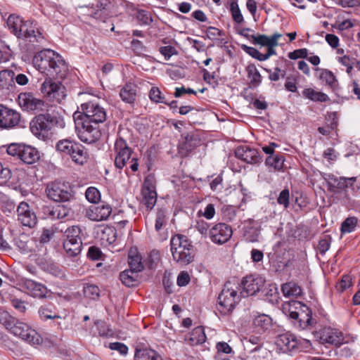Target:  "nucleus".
I'll use <instances>...</instances> for the list:
<instances>
[{"label":"nucleus","mask_w":360,"mask_h":360,"mask_svg":"<svg viewBox=\"0 0 360 360\" xmlns=\"http://www.w3.org/2000/svg\"><path fill=\"white\" fill-rule=\"evenodd\" d=\"M14 317L11 316L7 311L0 309V323L8 330L11 323L14 321Z\"/></svg>","instance_id":"bf43d9fd"},{"label":"nucleus","mask_w":360,"mask_h":360,"mask_svg":"<svg viewBox=\"0 0 360 360\" xmlns=\"http://www.w3.org/2000/svg\"><path fill=\"white\" fill-rule=\"evenodd\" d=\"M194 227L202 236L207 237L209 235L210 225L205 221L198 220Z\"/></svg>","instance_id":"13d9d810"},{"label":"nucleus","mask_w":360,"mask_h":360,"mask_svg":"<svg viewBox=\"0 0 360 360\" xmlns=\"http://www.w3.org/2000/svg\"><path fill=\"white\" fill-rule=\"evenodd\" d=\"M20 27V32L16 36L18 38L25 39L32 44H43L45 41V37L35 21L23 20Z\"/></svg>","instance_id":"9d476101"},{"label":"nucleus","mask_w":360,"mask_h":360,"mask_svg":"<svg viewBox=\"0 0 360 360\" xmlns=\"http://www.w3.org/2000/svg\"><path fill=\"white\" fill-rule=\"evenodd\" d=\"M142 203L148 210H152L157 201V193L153 176H148L145 178L142 188Z\"/></svg>","instance_id":"2eb2a0df"},{"label":"nucleus","mask_w":360,"mask_h":360,"mask_svg":"<svg viewBox=\"0 0 360 360\" xmlns=\"http://www.w3.org/2000/svg\"><path fill=\"white\" fill-rule=\"evenodd\" d=\"M47 197L55 202H67L72 197L70 186L60 181H53L47 184Z\"/></svg>","instance_id":"1a4fd4ad"},{"label":"nucleus","mask_w":360,"mask_h":360,"mask_svg":"<svg viewBox=\"0 0 360 360\" xmlns=\"http://www.w3.org/2000/svg\"><path fill=\"white\" fill-rule=\"evenodd\" d=\"M276 345L283 352H294L297 350L298 340L294 334L287 332L278 335Z\"/></svg>","instance_id":"a211bd4d"},{"label":"nucleus","mask_w":360,"mask_h":360,"mask_svg":"<svg viewBox=\"0 0 360 360\" xmlns=\"http://www.w3.org/2000/svg\"><path fill=\"white\" fill-rule=\"evenodd\" d=\"M235 155L238 159L249 164H256L260 160L257 150L245 146L238 147L235 151Z\"/></svg>","instance_id":"aec40b11"},{"label":"nucleus","mask_w":360,"mask_h":360,"mask_svg":"<svg viewBox=\"0 0 360 360\" xmlns=\"http://www.w3.org/2000/svg\"><path fill=\"white\" fill-rule=\"evenodd\" d=\"M75 131L79 140L84 143H92L96 142L101 136L98 127L88 120H82L73 115Z\"/></svg>","instance_id":"7ed1b4c3"},{"label":"nucleus","mask_w":360,"mask_h":360,"mask_svg":"<svg viewBox=\"0 0 360 360\" xmlns=\"http://www.w3.org/2000/svg\"><path fill=\"white\" fill-rule=\"evenodd\" d=\"M114 151L115 153V166L118 169H122L131 158L133 150L126 141L120 137L115 142Z\"/></svg>","instance_id":"9b49d317"},{"label":"nucleus","mask_w":360,"mask_h":360,"mask_svg":"<svg viewBox=\"0 0 360 360\" xmlns=\"http://www.w3.org/2000/svg\"><path fill=\"white\" fill-rule=\"evenodd\" d=\"M324 179L327 181V184L328 182H331L335 185V188L338 190H347V188L349 186H352V184L356 181V177H340L337 178L334 175H328V179L324 177Z\"/></svg>","instance_id":"a878e982"},{"label":"nucleus","mask_w":360,"mask_h":360,"mask_svg":"<svg viewBox=\"0 0 360 360\" xmlns=\"http://www.w3.org/2000/svg\"><path fill=\"white\" fill-rule=\"evenodd\" d=\"M304 306L305 304L301 302L290 300L283 304V311L286 316L293 319L295 317V314L300 312Z\"/></svg>","instance_id":"473e14b6"},{"label":"nucleus","mask_w":360,"mask_h":360,"mask_svg":"<svg viewBox=\"0 0 360 360\" xmlns=\"http://www.w3.org/2000/svg\"><path fill=\"white\" fill-rule=\"evenodd\" d=\"M265 297L269 302L273 304H278L280 297L277 287L275 285H269L265 293Z\"/></svg>","instance_id":"5fc2aeb1"},{"label":"nucleus","mask_w":360,"mask_h":360,"mask_svg":"<svg viewBox=\"0 0 360 360\" xmlns=\"http://www.w3.org/2000/svg\"><path fill=\"white\" fill-rule=\"evenodd\" d=\"M117 231L112 226H105L101 231V239L109 244H112L116 240Z\"/></svg>","instance_id":"de8ad7c7"},{"label":"nucleus","mask_w":360,"mask_h":360,"mask_svg":"<svg viewBox=\"0 0 360 360\" xmlns=\"http://www.w3.org/2000/svg\"><path fill=\"white\" fill-rule=\"evenodd\" d=\"M248 77L253 86H259L262 82V76L254 64H250L246 68Z\"/></svg>","instance_id":"a18cd8bd"},{"label":"nucleus","mask_w":360,"mask_h":360,"mask_svg":"<svg viewBox=\"0 0 360 360\" xmlns=\"http://www.w3.org/2000/svg\"><path fill=\"white\" fill-rule=\"evenodd\" d=\"M290 193L288 189H283L279 194L277 202L279 205H283L285 208L288 207L290 205L289 202Z\"/></svg>","instance_id":"e2e57ef3"},{"label":"nucleus","mask_w":360,"mask_h":360,"mask_svg":"<svg viewBox=\"0 0 360 360\" xmlns=\"http://www.w3.org/2000/svg\"><path fill=\"white\" fill-rule=\"evenodd\" d=\"M11 325L8 330L15 336L32 345H39L41 342L39 334L26 323L14 319V321Z\"/></svg>","instance_id":"423d86ee"},{"label":"nucleus","mask_w":360,"mask_h":360,"mask_svg":"<svg viewBox=\"0 0 360 360\" xmlns=\"http://www.w3.org/2000/svg\"><path fill=\"white\" fill-rule=\"evenodd\" d=\"M11 177V172L8 167H4L0 162V186L6 184Z\"/></svg>","instance_id":"680f3d73"},{"label":"nucleus","mask_w":360,"mask_h":360,"mask_svg":"<svg viewBox=\"0 0 360 360\" xmlns=\"http://www.w3.org/2000/svg\"><path fill=\"white\" fill-rule=\"evenodd\" d=\"M319 72V79L323 82H325L328 86L332 88H335L338 85V81L334 74L327 69H319L316 70Z\"/></svg>","instance_id":"c03bdc74"},{"label":"nucleus","mask_w":360,"mask_h":360,"mask_svg":"<svg viewBox=\"0 0 360 360\" xmlns=\"http://www.w3.org/2000/svg\"><path fill=\"white\" fill-rule=\"evenodd\" d=\"M252 324L256 333H264L271 328L272 319L265 314H259L254 316Z\"/></svg>","instance_id":"4be33fe9"},{"label":"nucleus","mask_w":360,"mask_h":360,"mask_svg":"<svg viewBox=\"0 0 360 360\" xmlns=\"http://www.w3.org/2000/svg\"><path fill=\"white\" fill-rule=\"evenodd\" d=\"M20 120L18 112L0 105V129H11L18 124Z\"/></svg>","instance_id":"dca6fc26"},{"label":"nucleus","mask_w":360,"mask_h":360,"mask_svg":"<svg viewBox=\"0 0 360 360\" xmlns=\"http://www.w3.org/2000/svg\"><path fill=\"white\" fill-rule=\"evenodd\" d=\"M74 162L82 165L87 162L89 153L87 150L81 144L77 143L74 151L70 155Z\"/></svg>","instance_id":"cd10ccee"},{"label":"nucleus","mask_w":360,"mask_h":360,"mask_svg":"<svg viewBox=\"0 0 360 360\" xmlns=\"http://www.w3.org/2000/svg\"><path fill=\"white\" fill-rule=\"evenodd\" d=\"M17 213L18 219L23 226L31 228L37 224V216L27 202H22L19 204Z\"/></svg>","instance_id":"f3484780"},{"label":"nucleus","mask_w":360,"mask_h":360,"mask_svg":"<svg viewBox=\"0 0 360 360\" xmlns=\"http://www.w3.org/2000/svg\"><path fill=\"white\" fill-rule=\"evenodd\" d=\"M6 152L8 155L17 157L24 163L31 165L39 159V151L31 146L20 143H11L8 146Z\"/></svg>","instance_id":"39448f33"},{"label":"nucleus","mask_w":360,"mask_h":360,"mask_svg":"<svg viewBox=\"0 0 360 360\" xmlns=\"http://www.w3.org/2000/svg\"><path fill=\"white\" fill-rule=\"evenodd\" d=\"M20 106L26 111L41 112L47 110L48 104L31 93H21L18 96Z\"/></svg>","instance_id":"f8f14e48"},{"label":"nucleus","mask_w":360,"mask_h":360,"mask_svg":"<svg viewBox=\"0 0 360 360\" xmlns=\"http://www.w3.org/2000/svg\"><path fill=\"white\" fill-rule=\"evenodd\" d=\"M121 99L127 103H133L136 100V87L133 84H125L120 91Z\"/></svg>","instance_id":"c85d7f7f"},{"label":"nucleus","mask_w":360,"mask_h":360,"mask_svg":"<svg viewBox=\"0 0 360 360\" xmlns=\"http://www.w3.org/2000/svg\"><path fill=\"white\" fill-rule=\"evenodd\" d=\"M112 213L110 205H91L86 211V216L91 221H100L109 218Z\"/></svg>","instance_id":"6ab92c4d"},{"label":"nucleus","mask_w":360,"mask_h":360,"mask_svg":"<svg viewBox=\"0 0 360 360\" xmlns=\"http://www.w3.org/2000/svg\"><path fill=\"white\" fill-rule=\"evenodd\" d=\"M58 123V118L50 114H39L30 122V131L38 138H45L53 127Z\"/></svg>","instance_id":"20e7f679"},{"label":"nucleus","mask_w":360,"mask_h":360,"mask_svg":"<svg viewBox=\"0 0 360 360\" xmlns=\"http://www.w3.org/2000/svg\"><path fill=\"white\" fill-rule=\"evenodd\" d=\"M357 223L358 219L356 217H347L341 224V232L342 233H346L354 231Z\"/></svg>","instance_id":"603ef678"},{"label":"nucleus","mask_w":360,"mask_h":360,"mask_svg":"<svg viewBox=\"0 0 360 360\" xmlns=\"http://www.w3.org/2000/svg\"><path fill=\"white\" fill-rule=\"evenodd\" d=\"M233 231L231 226L219 223L213 226L209 231L211 240L216 244L222 245L228 242L232 236Z\"/></svg>","instance_id":"ddd939ff"},{"label":"nucleus","mask_w":360,"mask_h":360,"mask_svg":"<svg viewBox=\"0 0 360 360\" xmlns=\"http://www.w3.org/2000/svg\"><path fill=\"white\" fill-rule=\"evenodd\" d=\"M83 293L85 297L96 300L100 296V290L96 285L86 283L83 287Z\"/></svg>","instance_id":"09e8293b"},{"label":"nucleus","mask_w":360,"mask_h":360,"mask_svg":"<svg viewBox=\"0 0 360 360\" xmlns=\"http://www.w3.org/2000/svg\"><path fill=\"white\" fill-rule=\"evenodd\" d=\"M138 273L130 269L125 270L120 273V278L126 286H135L138 284Z\"/></svg>","instance_id":"f704fd0d"},{"label":"nucleus","mask_w":360,"mask_h":360,"mask_svg":"<svg viewBox=\"0 0 360 360\" xmlns=\"http://www.w3.org/2000/svg\"><path fill=\"white\" fill-rule=\"evenodd\" d=\"M243 290L241 297H248L255 295L264 285V280L258 275H249L245 276L242 282Z\"/></svg>","instance_id":"4468645a"},{"label":"nucleus","mask_w":360,"mask_h":360,"mask_svg":"<svg viewBox=\"0 0 360 360\" xmlns=\"http://www.w3.org/2000/svg\"><path fill=\"white\" fill-rule=\"evenodd\" d=\"M81 109L83 112H75L74 115L85 120H88L90 122L97 125L106 120V112L103 108L94 102H87L81 105Z\"/></svg>","instance_id":"0eeeda50"},{"label":"nucleus","mask_w":360,"mask_h":360,"mask_svg":"<svg viewBox=\"0 0 360 360\" xmlns=\"http://www.w3.org/2000/svg\"><path fill=\"white\" fill-rule=\"evenodd\" d=\"M285 158L281 154L269 155L265 160V165L275 172H281L283 169Z\"/></svg>","instance_id":"2f4dec72"},{"label":"nucleus","mask_w":360,"mask_h":360,"mask_svg":"<svg viewBox=\"0 0 360 360\" xmlns=\"http://www.w3.org/2000/svg\"><path fill=\"white\" fill-rule=\"evenodd\" d=\"M170 246L172 258L178 265L187 266L194 260V247L186 236L180 234L173 236Z\"/></svg>","instance_id":"f03ea898"},{"label":"nucleus","mask_w":360,"mask_h":360,"mask_svg":"<svg viewBox=\"0 0 360 360\" xmlns=\"http://www.w3.org/2000/svg\"><path fill=\"white\" fill-rule=\"evenodd\" d=\"M150 100L155 103L167 104V101L158 87L153 86L148 94Z\"/></svg>","instance_id":"3c124183"},{"label":"nucleus","mask_w":360,"mask_h":360,"mask_svg":"<svg viewBox=\"0 0 360 360\" xmlns=\"http://www.w3.org/2000/svg\"><path fill=\"white\" fill-rule=\"evenodd\" d=\"M308 56V50L307 49H296L290 52L288 55V58L291 60H296L298 58H307Z\"/></svg>","instance_id":"338daca9"},{"label":"nucleus","mask_w":360,"mask_h":360,"mask_svg":"<svg viewBox=\"0 0 360 360\" xmlns=\"http://www.w3.org/2000/svg\"><path fill=\"white\" fill-rule=\"evenodd\" d=\"M166 223V213L163 210H158L155 219V228L157 231H160Z\"/></svg>","instance_id":"052dcab7"},{"label":"nucleus","mask_w":360,"mask_h":360,"mask_svg":"<svg viewBox=\"0 0 360 360\" xmlns=\"http://www.w3.org/2000/svg\"><path fill=\"white\" fill-rule=\"evenodd\" d=\"M134 360H163L161 355L155 350L150 348H136L134 356Z\"/></svg>","instance_id":"bb28decb"},{"label":"nucleus","mask_w":360,"mask_h":360,"mask_svg":"<svg viewBox=\"0 0 360 360\" xmlns=\"http://www.w3.org/2000/svg\"><path fill=\"white\" fill-rule=\"evenodd\" d=\"M81 229L77 226H72L67 229L65 232V239L64 240L75 241L82 240L80 237Z\"/></svg>","instance_id":"864d4df0"},{"label":"nucleus","mask_w":360,"mask_h":360,"mask_svg":"<svg viewBox=\"0 0 360 360\" xmlns=\"http://www.w3.org/2000/svg\"><path fill=\"white\" fill-rule=\"evenodd\" d=\"M24 286L27 289V292L34 297H44L48 292V290L44 285L31 279L26 280L24 283Z\"/></svg>","instance_id":"5701e85b"},{"label":"nucleus","mask_w":360,"mask_h":360,"mask_svg":"<svg viewBox=\"0 0 360 360\" xmlns=\"http://www.w3.org/2000/svg\"><path fill=\"white\" fill-rule=\"evenodd\" d=\"M302 94L304 97L313 101L326 102L330 100L327 94L316 91L311 88L304 89Z\"/></svg>","instance_id":"ea45409f"},{"label":"nucleus","mask_w":360,"mask_h":360,"mask_svg":"<svg viewBox=\"0 0 360 360\" xmlns=\"http://www.w3.org/2000/svg\"><path fill=\"white\" fill-rule=\"evenodd\" d=\"M236 288L231 285V283H226L218 296V303L220 311L223 314L231 311L240 300Z\"/></svg>","instance_id":"6e6552de"},{"label":"nucleus","mask_w":360,"mask_h":360,"mask_svg":"<svg viewBox=\"0 0 360 360\" xmlns=\"http://www.w3.org/2000/svg\"><path fill=\"white\" fill-rule=\"evenodd\" d=\"M77 142L70 139H62L57 142L56 148L58 152L63 155H70L71 153L74 151V148Z\"/></svg>","instance_id":"c9c22d12"},{"label":"nucleus","mask_w":360,"mask_h":360,"mask_svg":"<svg viewBox=\"0 0 360 360\" xmlns=\"http://www.w3.org/2000/svg\"><path fill=\"white\" fill-rule=\"evenodd\" d=\"M250 344L255 345V348L259 349V353L262 354H267L266 349L262 347V340L261 337L252 335L249 337L245 338L243 340V346L250 349Z\"/></svg>","instance_id":"a19ab883"},{"label":"nucleus","mask_w":360,"mask_h":360,"mask_svg":"<svg viewBox=\"0 0 360 360\" xmlns=\"http://www.w3.org/2000/svg\"><path fill=\"white\" fill-rule=\"evenodd\" d=\"M282 37L281 34L275 33L271 37L264 34L253 35L252 37L254 43L263 46H276L278 40Z\"/></svg>","instance_id":"393cba45"},{"label":"nucleus","mask_w":360,"mask_h":360,"mask_svg":"<svg viewBox=\"0 0 360 360\" xmlns=\"http://www.w3.org/2000/svg\"><path fill=\"white\" fill-rule=\"evenodd\" d=\"M190 281L191 277L189 274L186 271H182L177 276L176 283L181 287L186 286L189 283Z\"/></svg>","instance_id":"774afa93"},{"label":"nucleus","mask_w":360,"mask_h":360,"mask_svg":"<svg viewBox=\"0 0 360 360\" xmlns=\"http://www.w3.org/2000/svg\"><path fill=\"white\" fill-rule=\"evenodd\" d=\"M281 291L286 297H297L301 295V288L294 282H288L281 285Z\"/></svg>","instance_id":"58836bf2"},{"label":"nucleus","mask_w":360,"mask_h":360,"mask_svg":"<svg viewBox=\"0 0 360 360\" xmlns=\"http://www.w3.org/2000/svg\"><path fill=\"white\" fill-rule=\"evenodd\" d=\"M238 1L228 0V4L233 21L240 25L244 22V18L239 8Z\"/></svg>","instance_id":"4c0bfd02"},{"label":"nucleus","mask_w":360,"mask_h":360,"mask_svg":"<svg viewBox=\"0 0 360 360\" xmlns=\"http://www.w3.org/2000/svg\"><path fill=\"white\" fill-rule=\"evenodd\" d=\"M32 62L40 72L48 76L41 85V94L49 100L61 102L65 97V87L51 77L65 76L68 66L64 59L56 51L44 49L35 54Z\"/></svg>","instance_id":"f257e3e1"},{"label":"nucleus","mask_w":360,"mask_h":360,"mask_svg":"<svg viewBox=\"0 0 360 360\" xmlns=\"http://www.w3.org/2000/svg\"><path fill=\"white\" fill-rule=\"evenodd\" d=\"M38 314L41 321H46L49 319H60L56 311V307L51 304H46L41 306L38 310Z\"/></svg>","instance_id":"c756f323"},{"label":"nucleus","mask_w":360,"mask_h":360,"mask_svg":"<svg viewBox=\"0 0 360 360\" xmlns=\"http://www.w3.org/2000/svg\"><path fill=\"white\" fill-rule=\"evenodd\" d=\"M86 200L91 203H96L101 199V193L95 187H89L85 193Z\"/></svg>","instance_id":"6e6d98bb"},{"label":"nucleus","mask_w":360,"mask_h":360,"mask_svg":"<svg viewBox=\"0 0 360 360\" xmlns=\"http://www.w3.org/2000/svg\"><path fill=\"white\" fill-rule=\"evenodd\" d=\"M328 190L333 193V197L342 204H345L349 200L347 190H338L335 188V185L328 182Z\"/></svg>","instance_id":"49530a36"},{"label":"nucleus","mask_w":360,"mask_h":360,"mask_svg":"<svg viewBox=\"0 0 360 360\" xmlns=\"http://www.w3.org/2000/svg\"><path fill=\"white\" fill-rule=\"evenodd\" d=\"M191 345H199L205 342L206 335L202 326L195 328L189 334L187 339Z\"/></svg>","instance_id":"e433bc0d"},{"label":"nucleus","mask_w":360,"mask_h":360,"mask_svg":"<svg viewBox=\"0 0 360 360\" xmlns=\"http://www.w3.org/2000/svg\"><path fill=\"white\" fill-rule=\"evenodd\" d=\"M322 339L328 343L335 346L343 343L342 333L335 329H327L323 332Z\"/></svg>","instance_id":"7c9ffc66"},{"label":"nucleus","mask_w":360,"mask_h":360,"mask_svg":"<svg viewBox=\"0 0 360 360\" xmlns=\"http://www.w3.org/2000/svg\"><path fill=\"white\" fill-rule=\"evenodd\" d=\"M23 20L18 15H10L7 20V25L10 31L15 35L20 32V26L22 25Z\"/></svg>","instance_id":"37998d69"},{"label":"nucleus","mask_w":360,"mask_h":360,"mask_svg":"<svg viewBox=\"0 0 360 360\" xmlns=\"http://www.w3.org/2000/svg\"><path fill=\"white\" fill-rule=\"evenodd\" d=\"M184 141L181 143V149L185 150V154L191 151L200 143L198 137L194 134H183Z\"/></svg>","instance_id":"72a5a7b5"},{"label":"nucleus","mask_w":360,"mask_h":360,"mask_svg":"<svg viewBox=\"0 0 360 360\" xmlns=\"http://www.w3.org/2000/svg\"><path fill=\"white\" fill-rule=\"evenodd\" d=\"M295 317L293 320L295 326L301 330H304L309 326H313L312 313L311 309L305 305L302 309L295 314Z\"/></svg>","instance_id":"412c9836"},{"label":"nucleus","mask_w":360,"mask_h":360,"mask_svg":"<svg viewBox=\"0 0 360 360\" xmlns=\"http://www.w3.org/2000/svg\"><path fill=\"white\" fill-rule=\"evenodd\" d=\"M129 262L130 270L135 271L136 272H140L143 269V265L141 262V257L139 254L132 255L131 251L129 255V262Z\"/></svg>","instance_id":"8fccbe9b"},{"label":"nucleus","mask_w":360,"mask_h":360,"mask_svg":"<svg viewBox=\"0 0 360 360\" xmlns=\"http://www.w3.org/2000/svg\"><path fill=\"white\" fill-rule=\"evenodd\" d=\"M14 72L12 70L0 71V96L6 93L13 86Z\"/></svg>","instance_id":"b1692460"},{"label":"nucleus","mask_w":360,"mask_h":360,"mask_svg":"<svg viewBox=\"0 0 360 360\" xmlns=\"http://www.w3.org/2000/svg\"><path fill=\"white\" fill-rule=\"evenodd\" d=\"M352 285V278L349 275H344L341 281L337 284L336 288L338 290L342 292Z\"/></svg>","instance_id":"69168bd1"},{"label":"nucleus","mask_w":360,"mask_h":360,"mask_svg":"<svg viewBox=\"0 0 360 360\" xmlns=\"http://www.w3.org/2000/svg\"><path fill=\"white\" fill-rule=\"evenodd\" d=\"M82 240H64L63 248L69 256L74 257L79 255L82 250Z\"/></svg>","instance_id":"79ce46f5"},{"label":"nucleus","mask_w":360,"mask_h":360,"mask_svg":"<svg viewBox=\"0 0 360 360\" xmlns=\"http://www.w3.org/2000/svg\"><path fill=\"white\" fill-rule=\"evenodd\" d=\"M109 348L112 350L117 351L122 355H127L129 351L128 347L124 343L115 342L109 345Z\"/></svg>","instance_id":"0e129e2a"},{"label":"nucleus","mask_w":360,"mask_h":360,"mask_svg":"<svg viewBox=\"0 0 360 360\" xmlns=\"http://www.w3.org/2000/svg\"><path fill=\"white\" fill-rule=\"evenodd\" d=\"M136 18L139 23L143 25H148L153 21L150 13L144 10H140L137 12Z\"/></svg>","instance_id":"4d7b16f0"}]
</instances>
